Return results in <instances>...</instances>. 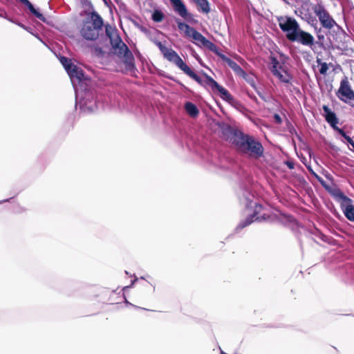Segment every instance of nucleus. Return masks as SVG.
Returning a JSON list of instances; mask_svg holds the SVG:
<instances>
[{"mask_svg":"<svg viewBox=\"0 0 354 354\" xmlns=\"http://www.w3.org/2000/svg\"><path fill=\"white\" fill-rule=\"evenodd\" d=\"M249 206L250 208H254V213L251 218H248L245 222L240 223L239 227H245L254 221H266L269 217V216L264 212L263 208L261 205L255 203L253 205L252 203L251 202L250 205H248V208Z\"/></svg>","mask_w":354,"mask_h":354,"instance_id":"7","label":"nucleus"},{"mask_svg":"<svg viewBox=\"0 0 354 354\" xmlns=\"http://www.w3.org/2000/svg\"><path fill=\"white\" fill-rule=\"evenodd\" d=\"M317 62L320 65L319 73L322 75H325L328 70V67L326 63L322 62L321 59H317Z\"/></svg>","mask_w":354,"mask_h":354,"instance_id":"24","label":"nucleus"},{"mask_svg":"<svg viewBox=\"0 0 354 354\" xmlns=\"http://www.w3.org/2000/svg\"><path fill=\"white\" fill-rule=\"evenodd\" d=\"M183 71L186 73L187 75H189L190 77H192L193 80L196 81L197 82L201 84V78L195 73H194L190 68L187 66Z\"/></svg>","mask_w":354,"mask_h":354,"instance_id":"22","label":"nucleus"},{"mask_svg":"<svg viewBox=\"0 0 354 354\" xmlns=\"http://www.w3.org/2000/svg\"><path fill=\"white\" fill-rule=\"evenodd\" d=\"M190 37L194 40V42L196 45H201L208 48H211V46H213L212 42L207 40L204 36H203L196 30H194Z\"/></svg>","mask_w":354,"mask_h":354,"instance_id":"15","label":"nucleus"},{"mask_svg":"<svg viewBox=\"0 0 354 354\" xmlns=\"http://www.w3.org/2000/svg\"><path fill=\"white\" fill-rule=\"evenodd\" d=\"M176 22L179 30L183 32L185 36L190 37L195 29L180 21H176Z\"/></svg>","mask_w":354,"mask_h":354,"instance_id":"18","label":"nucleus"},{"mask_svg":"<svg viewBox=\"0 0 354 354\" xmlns=\"http://www.w3.org/2000/svg\"><path fill=\"white\" fill-rule=\"evenodd\" d=\"M342 207L345 216L351 221H354V205L351 204V201L347 197L343 198Z\"/></svg>","mask_w":354,"mask_h":354,"instance_id":"14","label":"nucleus"},{"mask_svg":"<svg viewBox=\"0 0 354 354\" xmlns=\"http://www.w3.org/2000/svg\"><path fill=\"white\" fill-rule=\"evenodd\" d=\"M173 6L174 11L186 20L192 18V15L188 12L185 5L181 0H169Z\"/></svg>","mask_w":354,"mask_h":354,"instance_id":"13","label":"nucleus"},{"mask_svg":"<svg viewBox=\"0 0 354 354\" xmlns=\"http://www.w3.org/2000/svg\"><path fill=\"white\" fill-rule=\"evenodd\" d=\"M158 45L164 57L176 64L180 70L183 71L187 66L174 50L167 48L160 42Z\"/></svg>","mask_w":354,"mask_h":354,"instance_id":"8","label":"nucleus"},{"mask_svg":"<svg viewBox=\"0 0 354 354\" xmlns=\"http://www.w3.org/2000/svg\"><path fill=\"white\" fill-rule=\"evenodd\" d=\"M337 131L341 136H342L346 140V141L348 143H350L353 140L349 136H346V134L342 129L337 128Z\"/></svg>","mask_w":354,"mask_h":354,"instance_id":"26","label":"nucleus"},{"mask_svg":"<svg viewBox=\"0 0 354 354\" xmlns=\"http://www.w3.org/2000/svg\"><path fill=\"white\" fill-rule=\"evenodd\" d=\"M235 140V146L241 153L251 157L259 158L263 155V148L261 144L252 137L245 134H238Z\"/></svg>","mask_w":354,"mask_h":354,"instance_id":"3","label":"nucleus"},{"mask_svg":"<svg viewBox=\"0 0 354 354\" xmlns=\"http://www.w3.org/2000/svg\"><path fill=\"white\" fill-rule=\"evenodd\" d=\"M323 110L324 111V116L326 120L335 129L337 130L336 124H337V119L336 118L335 114L330 111V109L327 106H323Z\"/></svg>","mask_w":354,"mask_h":354,"instance_id":"16","label":"nucleus"},{"mask_svg":"<svg viewBox=\"0 0 354 354\" xmlns=\"http://www.w3.org/2000/svg\"><path fill=\"white\" fill-rule=\"evenodd\" d=\"M185 109L187 113L193 118L196 117L198 115V109L197 107L192 102H186L185 104Z\"/></svg>","mask_w":354,"mask_h":354,"instance_id":"19","label":"nucleus"},{"mask_svg":"<svg viewBox=\"0 0 354 354\" xmlns=\"http://www.w3.org/2000/svg\"><path fill=\"white\" fill-rule=\"evenodd\" d=\"M106 34L110 39L113 53L118 55L129 68L133 66V55L120 39L117 30L111 26H106Z\"/></svg>","mask_w":354,"mask_h":354,"instance_id":"2","label":"nucleus"},{"mask_svg":"<svg viewBox=\"0 0 354 354\" xmlns=\"http://www.w3.org/2000/svg\"><path fill=\"white\" fill-rule=\"evenodd\" d=\"M201 10L204 13H208L210 11L209 4L207 0H194Z\"/></svg>","mask_w":354,"mask_h":354,"instance_id":"20","label":"nucleus"},{"mask_svg":"<svg viewBox=\"0 0 354 354\" xmlns=\"http://www.w3.org/2000/svg\"><path fill=\"white\" fill-rule=\"evenodd\" d=\"M205 83L209 85L213 90L219 92L221 97L227 102L232 103L233 101L232 96L223 86H220L215 80L209 76H206Z\"/></svg>","mask_w":354,"mask_h":354,"instance_id":"11","label":"nucleus"},{"mask_svg":"<svg viewBox=\"0 0 354 354\" xmlns=\"http://www.w3.org/2000/svg\"><path fill=\"white\" fill-rule=\"evenodd\" d=\"M164 18L163 13L160 10H155L152 15V19L156 22H160Z\"/></svg>","mask_w":354,"mask_h":354,"instance_id":"23","label":"nucleus"},{"mask_svg":"<svg viewBox=\"0 0 354 354\" xmlns=\"http://www.w3.org/2000/svg\"><path fill=\"white\" fill-rule=\"evenodd\" d=\"M314 12L318 17L319 20L324 28L330 29L336 25L335 20L322 6H315Z\"/></svg>","mask_w":354,"mask_h":354,"instance_id":"9","label":"nucleus"},{"mask_svg":"<svg viewBox=\"0 0 354 354\" xmlns=\"http://www.w3.org/2000/svg\"><path fill=\"white\" fill-rule=\"evenodd\" d=\"M277 22L289 41L298 42L308 46L314 44L313 36L301 30L295 18L286 15L280 16L277 17Z\"/></svg>","mask_w":354,"mask_h":354,"instance_id":"1","label":"nucleus"},{"mask_svg":"<svg viewBox=\"0 0 354 354\" xmlns=\"http://www.w3.org/2000/svg\"><path fill=\"white\" fill-rule=\"evenodd\" d=\"M21 3H24L26 6L31 7L32 8V3L28 0H19Z\"/></svg>","mask_w":354,"mask_h":354,"instance_id":"27","label":"nucleus"},{"mask_svg":"<svg viewBox=\"0 0 354 354\" xmlns=\"http://www.w3.org/2000/svg\"><path fill=\"white\" fill-rule=\"evenodd\" d=\"M28 9L30 10V11L35 16L37 17L39 19L43 21H45V17L43 16L42 14H41L39 12H38L35 8L34 6H32V8H31V7H28Z\"/></svg>","mask_w":354,"mask_h":354,"instance_id":"25","label":"nucleus"},{"mask_svg":"<svg viewBox=\"0 0 354 354\" xmlns=\"http://www.w3.org/2000/svg\"><path fill=\"white\" fill-rule=\"evenodd\" d=\"M223 59L225 62V63L239 75L244 77L245 75V72L241 69V68L234 61L230 59V58L223 56Z\"/></svg>","mask_w":354,"mask_h":354,"instance_id":"17","label":"nucleus"},{"mask_svg":"<svg viewBox=\"0 0 354 354\" xmlns=\"http://www.w3.org/2000/svg\"><path fill=\"white\" fill-rule=\"evenodd\" d=\"M80 106L84 110L88 111L89 112H93L96 109L95 102L85 101L83 104L81 103Z\"/></svg>","mask_w":354,"mask_h":354,"instance_id":"21","label":"nucleus"},{"mask_svg":"<svg viewBox=\"0 0 354 354\" xmlns=\"http://www.w3.org/2000/svg\"><path fill=\"white\" fill-rule=\"evenodd\" d=\"M270 69L273 75L281 82L287 85L291 84L292 76L288 72L287 65L282 59L279 60L275 57H271Z\"/></svg>","mask_w":354,"mask_h":354,"instance_id":"5","label":"nucleus"},{"mask_svg":"<svg viewBox=\"0 0 354 354\" xmlns=\"http://www.w3.org/2000/svg\"><path fill=\"white\" fill-rule=\"evenodd\" d=\"M102 25V17L96 12L93 11L88 19L84 21L80 28V35L86 40H95L99 36Z\"/></svg>","mask_w":354,"mask_h":354,"instance_id":"4","label":"nucleus"},{"mask_svg":"<svg viewBox=\"0 0 354 354\" xmlns=\"http://www.w3.org/2000/svg\"><path fill=\"white\" fill-rule=\"evenodd\" d=\"M274 118L275 121L277 123H281V117L278 114H275Z\"/></svg>","mask_w":354,"mask_h":354,"instance_id":"28","label":"nucleus"},{"mask_svg":"<svg viewBox=\"0 0 354 354\" xmlns=\"http://www.w3.org/2000/svg\"><path fill=\"white\" fill-rule=\"evenodd\" d=\"M337 93L339 98L344 102H348V100H354V92L351 88L349 82L346 79L341 81Z\"/></svg>","mask_w":354,"mask_h":354,"instance_id":"10","label":"nucleus"},{"mask_svg":"<svg viewBox=\"0 0 354 354\" xmlns=\"http://www.w3.org/2000/svg\"><path fill=\"white\" fill-rule=\"evenodd\" d=\"M60 62L67 71L74 86L76 83H80L84 80V75L81 68L71 63V61L66 57H62Z\"/></svg>","mask_w":354,"mask_h":354,"instance_id":"6","label":"nucleus"},{"mask_svg":"<svg viewBox=\"0 0 354 354\" xmlns=\"http://www.w3.org/2000/svg\"><path fill=\"white\" fill-rule=\"evenodd\" d=\"M349 144L353 147V148L354 149V141L352 140Z\"/></svg>","mask_w":354,"mask_h":354,"instance_id":"29","label":"nucleus"},{"mask_svg":"<svg viewBox=\"0 0 354 354\" xmlns=\"http://www.w3.org/2000/svg\"><path fill=\"white\" fill-rule=\"evenodd\" d=\"M223 137L235 145V140L238 134H243L242 132L233 129L230 125L222 124L220 125Z\"/></svg>","mask_w":354,"mask_h":354,"instance_id":"12","label":"nucleus"}]
</instances>
